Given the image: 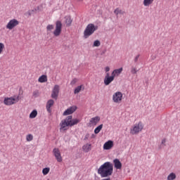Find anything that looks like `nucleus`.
<instances>
[{"instance_id": "obj_1", "label": "nucleus", "mask_w": 180, "mask_h": 180, "mask_svg": "<svg viewBox=\"0 0 180 180\" xmlns=\"http://www.w3.org/2000/svg\"><path fill=\"white\" fill-rule=\"evenodd\" d=\"M98 174L101 178L110 176L113 174V165L110 162H106L102 165L98 169Z\"/></svg>"}, {"instance_id": "obj_2", "label": "nucleus", "mask_w": 180, "mask_h": 180, "mask_svg": "<svg viewBox=\"0 0 180 180\" xmlns=\"http://www.w3.org/2000/svg\"><path fill=\"white\" fill-rule=\"evenodd\" d=\"M81 122L80 119L75 118L72 120V115L68 116L65 120H63L60 122V131H65V130H68L67 127L70 126V127H72V126H75V124H77Z\"/></svg>"}, {"instance_id": "obj_3", "label": "nucleus", "mask_w": 180, "mask_h": 180, "mask_svg": "<svg viewBox=\"0 0 180 180\" xmlns=\"http://www.w3.org/2000/svg\"><path fill=\"white\" fill-rule=\"evenodd\" d=\"M98 30V25H94L92 23L89 24L84 31V38L88 39L90 36H92Z\"/></svg>"}, {"instance_id": "obj_4", "label": "nucleus", "mask_w": 180, "mask_h": 180, "mask_svg": "<svg viewBox=\"0 0 180 180\" xmlns=\"http://www.w3.org/2000/svg\"><path fill=\"white\" fill-rule=\"evenodd\" d=\"M143 129H144V125H143V122H139L131 127L130 134H132V136L139 134L140 131H142Z\"/></svg>"}, {"instance_id": "obj_5", "label": "nucleus", "mask_w": 180, "mask_h": 180, "mask_svg": "<svg viewBox=\"0 0 180 180\" xmlns=\"http://www.w3.org/2000/svg\"><path fill=\"white\" fill-rule=\"evenodd\" d=\"M18 102H19V96L17 97H6L4 98V103L6 106H11L12 105H15V103H18Z\"/></svg>"}, {"instance_id": "obj_6", "label": "nucleus", "mask_w": 180, "mask_h": 180, "mask_svg": "<svg viewBox=\"0 0 180 180\" xmlns=\"http://www.w3.org/2000/svg\"><path fill=\"white\" fill-rule=\"evenodd\" d=\"M62 30H63V23L61 22V21L57 20L56 22L55 30L53 32V36H55V37H58V36L61 34Z\"/></svg>"}, {"instance_id": "obj_7", "label": "nucleus", "mask_w": 180, "mask_h": 180, "mask_svg": "<svg viewBox=\"0 0 180 180\" xmlns=\"http://www.w3.org/2000/svg\"><path fill=\"white\" fill-rule=\"evenodd\" d=\"M16 26H19V20L13 18L8 21L6 25V28L8 29V30H12L13 29H15Z\"/></svg>"}, {"instance_id": "obj_8", "label": "nucleus", "mask_w": 180, "mask_h": 180, "mask_svg": "<svg viewBox=\"0 0 180 180\" xmlns=\"http://www.w3.org/2000/svg\"><path fill=\"white\" fill-rule=\"evenodd\" d=\"M123 101V94L120 91H117L112 95V101L114 103H122Z\"/></svg>"}, {"instance_id": "obj_9", "label": "nucleus", "mask_w": 180, "mask_h": 180, "mask_svg": "<svg viewBox=\"0 0 180 180\" xmlns=\"http://www.w3.org/2000/svg\"><path fill=\"white\" fill-rule=\"evenodd\" d=\"M60 94V86L58 85V84H56L53 89H52V92H51V97L53 98V99H58V94Z\"/></svg>"}, {"instance_id": "obj_10", "label": "nucleus", "mask_w": 180, "mask_h": 180, "mask_svg": "<svg viewBox=\"0 0 180 180\" xmlns=\"http://www.w3.org/2000/svg\"><path fill=\"white\" fill-rule=\"evenodd\" d=\"M53 153L58 162H63V157H61V153L60 152L59 148H54L53 150Z\"/></svg>"}, {"instance_id": "obj_11", "label": "nucleus", "mask_w": 180, "mask_h": 180, "mask_svg": "<svg viewBox=\"0 0 180 180\" xmlns=\"http://www.w3.org/2000/svg\"><path fill=\"white\" fill-rule=\"evenodd\" d=\"M114 80L115 77L112 75L111 76H109V73H107L104 78V84L105 85H110V84Z\"/></svg>"}, {"instance_id": "obj_12", "label": "nucleus", "mask_w": 180, "mask_h": 180, "mask_svg": "<svg viewBox=\"0 0 180 180\" xmlns=\"http://www.w3.org/2000/svg\"><path fill=\"white\" fill-rule=\"evenodd\" d=\"M75 110H77V106H71L63 112V116H68V115H72V113H74Z\"/></svg>"}, {"instance_id": "obj_13", "label": "nucleus", "mask_w": 180, "mask_h": 180, "mask_svg": "<svg viewBox=\"0 0 180 180\" xmlns=\"http://www.w3.org/2000/svg\"><path fill=\"white\" fill-rule=\"evenodd\" d=\"M113 146H115L113 141H108L103 145V150H112Z\"/></svg>"}, {"instance_id": "obj_14", "label": "nucleus", "mask_w": 180, "mask_h": 180, "mask_svg": "<svg viewBox=\"0 0 180 180\" xmlns=\"http://www.w3.org/2000/svg\"><path fill=\"white\" fill-rule=\"evenodd\" d=\"M54 106V100L50 99L46 103V110L49 112V113H51V107Z\"/></svg>"}, {"instance_id": "obj_15", "label": "nucleus", "mask_w": 180, "mask_h": 180, "mask_svg": "<svg viewBox=\"0 0 180 180\" xmlns=\"http://www.w3.org/2000/svg\"><path fill=\"white\" fill-rule=\"evenodd\" d=\"M100 121V117H94L90 120L89 124H91V126H96V124H98V123H99Z\"/></svg>"}, {"instance_id": "obj_16", "label": "nucleus", "mask_w": 180, "mask_h": 180, "mask_svg": "<svg viewBox=\"0 0 180 180\" xmlns=\"http://www.w3.org/2000/svg\"><path fill=\"white\" fill-rule=\"evenodd\" d=\"M122 72H123V68L115 69L112 72L111 75H112V77L115 78V77H119Z\"/></svg>"}, {"instance_id": "obj_17", "label": "nucleus", "mask_w": 180, "mask_h": 180, "mask_svg": "<svg viewBox=\"0 0 180 180\" xmlns=\"http://www.w3.org/2000/svg\"><path fill=\"white\" fill-rule=\"evenodd\" d=\"M65 23L68 27L71 26V23H72V19L71 18V16L67 15L65 17Z\"/></svg>"}, {"instance_id": "obj_18", "label": "nucleus", "mask_w": 180, "mask_h": 180, "mask_svg": "<svg viewBox=\"0 0 180 180\" xmlns=\"http://www.w3.org/2000/svg\"><path fill=\"white\" fill-rule=\"evenodd\" d=\"M115 168L116 169H122V162H120V160L119 159H115L113 160Z\"/></svg>"}, {"instance_id": "obj_19", "label": "nucleus", "mask_w": 180, "mask_h": 180, "mask_svg": "<svg viewBox=\"0 0 180 180\" xmlns=\"http://www.w3.org/2000/svg\"><path fill=\"white\" fill-rule=\"evenodd\" d=\"M85 89V86L84 84H81L75 89L74 94L77 95V94H79L80 91H84Z\"/></svg>"}, {"instance_id": "obj_20", "label": "nucleus", "mask_w": 180, "mask_h": 180, "mask_svg": "<svg viewBox=\"0 0 180 180\" xmlns=\"http://www.w3.org/2000/svg\"><path fill=\"white\" fill-rule=\"evenodd\" d=\"M38 82H40L41 84L47 82V75H42L41 77H39L38 79Z\"/></svg>"}, {"instance_id": "obj_21", "label": "nucleus", "mask_w": 180, "mask_h": 180, "mask_svg": "<svg viewBox=\"0 0 180 180\" xmlns=\"http://www.w3.org/2000/svg\"><path fill=\"white\" fill-rule=\"evenodd\" d=\"M102 129H103V124H100L94 129L95 134H98Z\"/></svg>"}, {"instance_id": "obj_22", "label": "nucleus", "mask_w": 180, "mask_h": 180, "mask_svg": "<svg viewBox=\"0 0 180 180\" xmlns=\"http://www.w3.org/2000/svg\"><path fill=\"white\" fill-rule=\"evenodd\" d=\"M83 150L85 152V153H89V151H91V144H86L84 145L83 147Z\"/></svg>"}, {"instance_id": "obj_23", "label": "nucleus", "mask_w": 180, "mask_h": 180, "mask_svg": "<svg viewBox=\"0 0 180 180\" xmlns=\"http://www.w3.org/2000/svg\"><path fill=\"white\" fill-rule=\"evenodd\" d=\"M154 2V0H143V5L145 6H150V5H152V4Z\"/></svg>"}, {"instance_id": "obj_24", "label": "nucleus", "mask_w": 180, "mask_h": 180, "mask_svg": "<svg viewBox=\"0 0 180 180\" xmlns=\"http://www.w3.org/2000/svg\"><path fill=\"white\" fill-rule=\"evenodd\" d=\"M114 13L115 15H123V13H124V11H122V9L117 8L115 11H114Z\"/></svg>"}, {"instance_id": "obj_25", "label": "nucleus", "mask_w": 180, "mask_h": 180, "mask_svg": "<svg viewBox=\"0 0 180 180\" xmlns=\"http://www.w3.org/2000/svg\"><path fill=\"white\" fill-rule=\"evenodd\" d=\"M37 116V110H34L30 114V119H34Z\"/></svg>"}, {"instance_id": "obj_26", "label": "nucleus", "mask_w": 180, "mask_h": 180, "mask_svg": "<svg viewBox=\"0 0 180 180\" xmlns=\"http://www.w3.org/2000/svg\"><path fill=\"white\" fill-rule=\"evenodd\" d=\"M176 178V175L174 173H171L168 176H167V180H174Z\"/></svg>"}, {"instance_id": "obj_27", "label": "nucleus", "mask_w": 180, "mask_h": 180, "mask_svg": "<svg viewBox=\"0 0 180 180\" xmlns=\"http://www.w3.org/2000/svg\"><path fill=\"white\" fill-rule=\"evenodd\" d=\"M50 172V167H45L42 169L43 175H47Z\"/></svg>"}, {"instance_id": "obj_28", "label": "nucleus", "mask_w": 180, "mask_h": 180, "mask_svg": "<svg viewBox=\"0 0 180 180\" xmlns=\"http://www.w3.org/2000/svg\"><path fill=\"white\" fill-rule=\"evenodd\" d=\"M4 50H5V44L0 42V56L4 53Z\"/></svg>"}, {"instance_id": "obj_29", "label": "nucleus", "mask_w": 180, "mask_h": 180, "mask_svg": "<svg viewBox=\"0 0 180 180\" xmlns=\"http://www.w3.org/2000/svg\"><path fill=\"white\" fill-rule=\"evenodd\" d=\"M54 29V25H48L46 26V30L47 32H51Z\"/></svg>"}, {"instance_id": "obj_30", "label": "nucleus", "mask_w": 180, "mask_h": 180, "mask_svg": "<svg viewBox=\"0 0 180 180\" xmlns=\"http://www.w3.org/2000/svg\"><path fill=\"white\" fill-rule=\"evenodd\" d=\"M99 46H101V41L99 40L94 41L93 47H99Z\"/></svg>"}, {"instance_id": "obj_31", "label": "nucleus", "mask_w": 180, "mask_h": 180, "mask_svg": "<svg viewBox=\"0 0 180 180\" xmlns=\"http://www.w3.org/2000/svg\"><path fill=\"white\" fill-rule=\"evenodd\" d=\"M78 79L77 78H74L72 79V80L70 82V85H72V86H74V85H75V84H77V82H78Z\"/></svg>"}, {"instance_id": "obj_32", "label": "nucleus", "mask_w": 180, "mask_h": 180, "mask_svg": "<svg viewBox=\"0 0 180 180\" xmlns=\"http://www.w3.org/2000/svg\"><path fill=\"white\" fill-rule=\"evenodd\" d=\"M26 140L27 141H32V140H33V135H32L31 134L27 135Z\"/></svg>"}, {"instance_id": "obj_33", "label": "nucleus", "mask_w": 180, "mask_h": 180, "mask_svg": "<svg viewBox=\"0 0 180 180\" xmlns=\"http://www.w3.org/2000/svg\"><path fill=\"white\" fill-rule=\"evenodd\" d=\"M131 74H137V68L132 67L131 68Z\"/></svg>"}, {"instance_id": "obj_34", "label": "nucleus", "mask_w": 180, "mask_h": 180, "mask_svg": "<svg viewBox=\"0 0 180 180\" xmlns=\"http://www.w3.org/2000/svg\"><path fill=\"white\" fill-rule=\"evenodd\" d=\"M105 72H107V74L110 71V68H109V66H106L105 68H104Z\"/></svg>"}, {"instance_id": "obj_35", "label": "nucleus", "mask_w": 180, "mask_h": 180, "mask_svg": "<svg viewBox=\"0 0 180 180\" xmlns=\"http://www.w3.org/2000/svg\"><path fill=\"white\" fill-rule=\"evenodd\" d=\"M140 58V55H137L135 58H134V62L137 63V61H139V58Z\"/></svg>"}, {"instance_id": "obj_36", "label": "nucleus", "mask_w": 180, "mask_h": 180, "mask_svg": "<svg viewBox=\"0 0 180 180\" xmlns=\"http://www.w3.org/2000/svg\"><path fill=\"white\" fill-rule=\"evenodd\" d=\"M165 143H167V139H162V144H164V146H165Z\"/></svg>"}, {"instance_id": "obj_37", "label": "nucleus", "mask_w": 180, "mask_h": 180, "mask_svg": "<svg viewBox=\"0 0 180 180\" xmlns=\"http://www.w3.org/2000/svg\"><path fill=\"white\" fill-rule=\"evenodd\" d=\"M89 137V134H87L85 136V137H84V140H88Z\"/></svg>"}, {"instance_id": "obj_38", "label": "nucleus", "mask_w": 180, "mask_h": 180, "mask_svg": "<svg viewBox=\"0 0 180 180\" xmlns=\"http://www.w3.org/2000/svg\"><path fill=\"white\" fill-rule=\"evenodd\" d=\"M91 139H95V134L91 135Z\"/></svg>"}, {"instance_id": "obj_39", "label": "nucleus", "mask_w": 180, "mask_h": 180, "mask_svg": "<svg viewBox=\"0 0 180 180\" xmlns=\"http://www.w3.org/2000/svg\"><path fill=\"white\" fill-rule=\"evenodd\" d=\"M84 0H77V2H82Z\"/></svg>"}, {"instance_id": "obj_40", "label": "nucleus", "mask_w": 180, "mask_h": 180, "mask_svg": "<svg viewBox=\"0 0 180 180\" xmlns=\"http://www.w3.org/2000/svg\"><path fill=\"white\" fill-rule=\"evenodd\" d=\"M28 15L30 16V15H32L31 13H30V11H28Z\"/></svg>"}]
</instances>
